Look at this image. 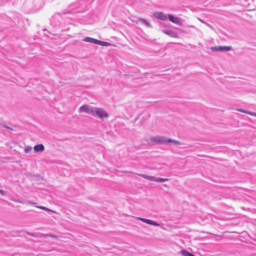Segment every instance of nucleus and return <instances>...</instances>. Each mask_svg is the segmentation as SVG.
Here are the masks:
<instances>
[{"instance_id":"nucleus-25","label":"nucleus","mask_w":256,"mask_h":256,"mask_svg":"<svg viewBox=\"0 0 256 256\" xmlns=\"http://www.w3.org/2000/svg\"><path fill=\"white\" fill-rule=\"evenodd\" d=\"M255 114V115H254V116H256V113H254Z\"/></svg>"},{"instance_id":"nucleus-14","label":"nucleus","mask_w":256,"mask_h":256,"mask_svg":"<svg viewBox=\"0 0 256 256\" xmlns=\"http://www.w3.org/2000/svg\"><path fill=\"white\" fill-rule=\"evenodd\" d=\"M172 143L174 144L176 146H180L182 144V143L176 140L168 138V144Z\"/></svg>"},{"instance_id":"nucleus-4","label":"nucleus","mask_w":256,"mask_h":256,"mask_svg":"<svg viewBox=\"0 0 256 256\" xmlns=\"http://www.w3.org/2000/svg\"><path fill=\"white\" fill-rule=\"evenodd\" d=\"M139 176L144 178L146 179V180H150L151 181L156 182H162L168 181L169 180V179L167 178H156L154 176H148V175H146L144 174H139Z\"/></svg>"},{"instance_id":"nucleus-3","label":"nucleus","mask_w":256,"mask_h":256,"mask_svg":"<svg viewBox=\"0 0 256 256\" xmlns=\"http://www.w3.org/2000/svg\"><path fill=\"white\" fill-rule=\"evenodd\" d=\"M94 108L95 107L90 105L84 104L79 108L78 111L80 112H84L92 116Z\"/></svg>"},{"instance_id":"nucleus-8","label":"nucleus","mask_w":256,"mask_h":256,"mask_svg":"<svg viewBox=\"0 0 256 256\" xmlns=\"http://www.w3.org/2000/svg\"><path fill=\"white\" fill-rule=\"evenodd\" d=\"M168 18L169 20L172 22L180 26L182 25L180 18L175 17L171 14H168Z\"/></svg>"},{"instance_id":"nucleus-23","label":"nucleus","mask_w":256,"mask_h":256,"mask_svg":"<svg viewBox=\"0 0 256 256\" xmlns=\"http://www.w3.org/2000/svg\"><path fill=\"white\" fill-rule=\"evenodd\" d=\"M199 20L202 23L206 24V22H204V21H203L202 20L199 18Z\"/></svg>"},{"instance_id":"nucleus-7","label":"nucleus","mask_w":256,"mask_h":256,"mask_svg":"<svg viewBox=\"0 0 256 256\" xmlns=\"http://www.w3.org/2000/svg\"><path fill=\"white\" fill-rule=\"evenodd\" d=\"M154 16L155 18L163 20H166L168 17V16L162 12H156L154 14Z\"/></svg>"},{"instance_id":"nucleus-10","label":"nucleus","mask_w":256,"mask_h":256,"mask_svg":"<svg viewBox=\"0 0 256 256\" xmlns=\"http://www.w3.org/2000/svg\"><path fill=\"white\" fill-rule=\"evenodd\" d=\"M162 32L170 36V37L176 38L178 37L177 34L172 30H162Z\"/></svg>"},{"instance_id":"nucleus-12","label":"nucleus","mask_w":256,"mask_h":256,"mask_svg":"<svg viewBox=\"0 0 256 256\" xmlns=\"http://www.w3.org/2000/svg\"><path fill=\"white\" fill-rule=\"evenodd\" d=\"M44 150V146L42 144L36 145L34 146V150L36 152H42Z\"/></svg>"},{"instance_id":"nucleus-1","label":"nucleus","mask_w":256,"mask_h":256,"mask_svg":"<svg viewBox=\"0 0 256 256\" xmlns=\"http://www.w3.org/2000/svg\"><path fill=\"white\" fill-rule=\"evenodd\" d=\"M168 138L164 136H154L150 138V141L154 144H168Z\"/></svg>"},{"instance_id":"nucleus-18","label":"nucleus","mask_w":256,"mask_h":256,"mask_svg":"<svg viewBox=\"0 0 256 256\" xmlns=\"http://www.w3.org/2000/svg\"><path fill=\"white\" fill-rule=\"evenodd\" d=\"M236 110L238 111V112H243V113H245V114H249L250 115H255V114H254L253 112H248V111L246 110H243V109L238 108V109H236Z\"/></svg>"},{"instance_id":"nucleus-19","label":"nucleus","mask_w":256,"mask_h":256,"mask_svg":"<svg viewBox=\"0 0 256 256\" xmlns=\"http://www.w3.org/2000/svg\"><path fill=\"white\" fill-rule=\"evenodd\" d=\"M181 254L184 256H191V255L192 254V253L186 250H182L181 251Z\"/></svg>"},{"instance_id":"nucleus-2","label":"nucleus","mask_w":256,"mask_h":256,"mask_svg":"<svg viewBox=\"0 0 256 256\" xmlns=\"http://www.w3.org/2000/svg\"><path fill=\"white\" fill-rule=\"evenodd\" d=\"M92 116H96L100 119H102L104 118H108L109 114L104 108H102L95 107Z\"/></svg>"},{"instance_id":"nucleus-16","label":"nucleus","mask_w":256,"mask_h":256,"mask_svg":"<svg viewBox=\"0 0 256 256\" xmlns=\"http://www.w3.org/2000/svg\"><path fill=\"white\" fill-rule=\"evenodd\" d=\"M36 206V208H38L41 210H46V211H48V212H53V213H56V212L53 210H52L50 208H48L46 207H45L44 206Z\"/></svg>"},{"instance_id":"nucleus-24","label":"nucleus","mask_w":256,"mask_h":256,"mask_svg":"<svg viewBox=\"0 0 256 256\" xmlns=\"http://www.w3.org/2000/svg\"><path fill=\"white\" fill-rule=\"evenodd\" d=\"M163 186L165 187L168 188V186L166 184H164Z\"/></svg>"},{"instance_id":"nucleus-13","label":"nucleus","mask_w":256,"mask_h":256,"mask_svg":"<svg viewBox=\"0 0 256 256\" xmlns=\"http://www.w3.org/2000/svg\"><path fill=\"white\" fill-rule=\"evenodd\" d=\"M97 40H96V39H94V38H90V37H86L84 40L86 42L93 43L94 44H96Z\"/></svg>"},{"instance_id":"nucleus-17","label":"nucleus","mask_w":256,"mask_h":256,"mask_svg":"<svg viewBox=\"0 0 256 256\" xmlns=\"http://www.w3.org/2000/svg\"><path fill=\"white\" fill-rule=\"evenodd\" d=\"M17 202L19 203H21V204H32V205H34V206H36V202H32L30 200H26V201H25V202H22V201H21V200H17Z\"/></svg>"},{"instance_id":"nucleus-6","label":"nucleus","mask_w":256,"mask_h":256,"mask_svg":"<svg viewBox=\"0 0 256 256\" xmlns=\"http://www.w3.org/2000/svg\"><path fill=\"white\" fill-rule=\"evenodd\" d=\"M211 49L213 51H219V52H227L232 50V46H216L212 47Z\"/></svg>"},{"instance_id":"nucleus-11","label":"nucleus","mask_w":256,"mask_h":256,"mask_svg":"<svg viewBox=\"0 0 256 256\" xmlns=\"http://www.w3.org/2000/svg\"><path fill=\"white\" fill-rule=\"evenodd\" d=\"M136 23L138 22H141L143 24H144L146 25L148 28H152L151 24L147 21L146 20L142 18H138L136 22Z\"/></svg>"},{"instance_id":"nucleus-9","label":"nucleus","mask_w":256,"mask_h":256,"mask_svg":"<svg viewBox=\"0 0 256 256\" xmlns=\"http://www.w3.org/2000/svg\"><path fill=\"white\" fill-rule=\"evenodd\" d=\"M138 218V220H141L142 222H146V223L150 224V225H153L154 226H160V224H158L152 220H150L146 219V218Z\"/></svg>"},{"instance_id":"nucleus-21","label":"nucleus","mask_w":256,"mask_h":256,"mask_svg":"<svg viewBox=\"0 0 256 256\" xmlns=\"http://www.w3.org/2000/svg\"><path fill=\"white\" fill-rule=\"evenodd\" d=\"M0 193L2 195H6V192L4 190H0Z\"/></svg>"},{"instance_id":"nucleus-5","label":"nucleus","mask_w":256,"mask_h":256,"mask_svg":"<svg viewBox=\"0 0 256 256\" xmlns=\"http://www.w3.org/2000/svg\"><path fill=\"white\" fill-rule=\"evenodd\" d=\"M27 234L33 237H50L52 238H58V236L50 234H44L42 233H32V232H28Z\"/></svg>"},{"instance_id":"nucleus-20","label":"nucleus","mask_w":256,"mask_h":256,"mask_svg":"<svg viewBox=\"0 0 256 256\" xmlns=\"http://www.w3.org/2000/svg\"><path fill=\"white\" fill-rule=\"evenodd\" d=\"M32 150V148L30 146H28L25 148L24 151L26 153H28Z\"/></svg>"},{"instance_id":"nucleus-15","label":"nucleus","mask_w":256,"mask_h":256,"mask_svg":"<svg viewBox=\"0 0 256 256\" xmlns=\"http://www.w3.org/2000/svg\"><path fill=\"white\" fill-rule=\"evenodd\" d=\"M96 44H98L102 46H109L111 45V44L108 42L101 41L98 40Z\"/></svg>"},{"instance_id":"nucleus-22","label":"nucleus","mask_w":256,"mask_h":256,"mask_svg":"<svg viewBox=\"0 0 256 256\" xmlns=\"http://www.w3.org/2000/svg\"><path fill=\"white\" fill-rule=\"evenodd\" d=\"M206 24L208 26H209L210 28L213 29V26H212L210 24H208V23H206Z\"/></svg>"}]
</instances>
